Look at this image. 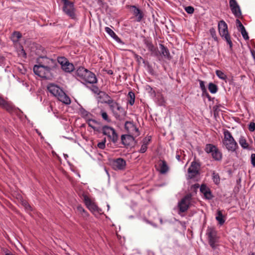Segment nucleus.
<instances>
[{"instance_id":"obj_18","label":"nucleus","mask_w":255,"mask_h":255,"mask_svg":"<svg viewBox=\"0 0 255 255\" xmlns=\"http://www.w3.org/2000/svg\"><path fill=\"white\" fill-rule=\"evenodd\" d=\"M129 8L132 14L136 17V21H141L144 16L143 12L135 5H130Z\"/></svg>"},{"instance_id":"obj_53","label":"nucleus","mask_w":255,"mask_h":255,"mask_svg":"<svg viewBox=\"0 0 255 255\" xmlns=\"http://www.w3.org/2000/svg\"><path fill=\"white\" fill-rule=\"evenodd\" d=\"M236 23L238 25V27H239V29L242 28V27H244V25L242 24L241 22L239 19H237L236 20Z\"/></svg>"},{"instance_id":"obj_11","label":"nucleus","mask_w":255,"mask_h":255,"mask_svg":"<svg viewBox=\"0 0 255 255\" xmlns=\"http://www.w3.org/2000/svg\"><path fill=\"white\" fill-rule=\"evenodd\" d=\"M200 168V164L199 163L195 161H192L190 166L188 169V176L189 178H193L196 175L199 174Z\"/></svg>"},{"instance_id":"obj_40","label":"nucleus","mask_w":255,"mask_h":255,"mask_svg":"<svg viewBox=\"0 0 255 255\" xmlns=\"http://www.w3.org/2000/svg\"><path fill=\"white\" fill-rule=\"evenodd\" d=\"M90 89L92 92H93L94 93L97 94L98 95H101V92H103V91H100L99 88L96 86H92Z\"/></svg>"},{"instance_id":"obj_52","label":"nucleus","mask_w":255,"mask_h":255,"mask_svg":"<svg viewBox=\"0 0 255 255\" xmlns=\"http://www.w3.org/2000/svg\"><path fill=\"white\" fill-rule=\"evenodd\" d=\"M251 163L253 166H255V153L251 154Z\"/></svg>"},{"instance_id":"obj_20","label":"nucleus","mask_w":255,"mask_h":255,"mask_svg":"<svg viewBox=\"0 0 255 255\" xmlns=\"http://www.w3.org/2000/svg\"><path fill=\"white\" fill-rule=\"evenodd\" d=\"M159 47L160 49V53L161 55H163V56L168 59V60H171L172 58L170 54L169 50L168 48L165 47L163 44H160Z\"/></svg>"},{"instance_id":"obj_31","label":"nucleus","mask_w":255,"mask_h":255,"mask_svg":"<svg viewBox=\"0 0 255 255\" xmlns=\"http://www.w3.org/2000/svg\"><path fill=\"white\" fill-rule=\"evenodd\" d=\"M209 244L215 250L219 246V240H209Z\"/></svg>"},{"instance_id":"obj_8","label":"nucleus","mask_w":255,"mask_h":255,"mask_svg":"<svg viewBox=\"0 0 255 255\" xmlns=\"http://www.w3.org/2000/svg\"><path fill=\"white\" fill-rule=\"evenodd\" d=\"M102 133L107 135L109 139L114 143L118 142L119 136L115 129L108 126H104L102 128Z\"/></svg>"},{"instance_id":"obj_27","label":"nucleus","mask_w":255,"mask_h":255,"mask_svg":"<svg viewBox=\"0 0 255 255\" xmlns=\"http://www.w3.org/2000/svg\"><path fill=\"white\" fill-rule=\"evenodd\" d=\"M208 89L211 93L215 94L218 91V87L216 84L210 83L208 85Z\"/></svg>"},{"instance_id":"obj_61","label":"nucleus","mask_w":255,"mask_h":255,"mask_svg":"<svg viewBox=\"0 0 255 255\" xmlns=\"http://www.w3.org/2000/svg\"><path fill=\"white\" fill-rule=\"evenodd\" d=\"M104 98V100H106V99H108V98Z\"/></svg>"},{"instance_id":"obj_13","label":"nucleus","mask_w":255,"mask_h":255,"mask_svg":"<svg viewBox=\"0 0 255 255\" xmlns=\"http://www.w3.org/2000/svg\"><path fill=\"white\" fill-rule=\"evenodd\" d=\"M131 134H124L121 136V141L125 146L128 147L133 146L135 144L134 138Z\"/></svg>"},{"instance_id":"obj_28","label":"nucleus","mask_w":255,"mask_h":255,"mask_svg":"<svg viewBox=\"0 0 255 255\" xmlns=\"http://www.w3.org/2000/svg\"><path fill=\"white\" fill-rule=\"evenodd\" d=\"M239 143L241 146L244 149H246L249 147V144L247 143L244 137L241 136L240 138Z\"/></svg>"},{"instance_id":"obj_63","label":"nucleus","mask_w":255,"mask_h":255,"mask_svg":"<svg viewBox=\"0 0 255 255\" xmlns=\"http://www.w3.org/2000/svg\"><path fill=\"white\" fill-rule=\"evenodd\" d=\"M207 95L208 96H209V94H208V93H207Z\"/></svg>"},{"instance_id":"obj_47","label":"nucleus","mask_w":255,"mask_h":255,"mask_svg":"<svg viewBox=\"0 0 255 255\" xmlns=\"http://www.w3.org/2000/svg\"><path fill=\"white\" fill-rule=\"evenodd\" d=\"M186 12L189 14H192L194 11V8L191 6H188L185 8Z\"/></svg>"},{"instance_id":"obj_25","label":"nucleus","mask_w":255,"mask_h":255,"mask_svg":"<svg viewBox=\"0 0 255 255\" xmlns=\"http://www.w3.org/2000/svg\"><path fill=\"white\" fill-rule=\"evenodd\" d=\"M150 140V137H148V138H145L143 139V144L141 145L139 150V152L140 153H144L146 151L147 148V144Z\"/></svg>"},{"instance_id":"obj_6","label":"nucleus","mask_w":255,"mask_h":255,"mask_svg":"<svg viewBox=\"0 0 255 255\" xmlns=\"http://www.w3.org/2000/svg\"><path fill=\"white\" fill-rule=\"evenodd\" d=\"M207 153H211L212 157L216 161H221L222 159V153L218 148L213 144H207L205 147Z\"/></svg>"},{"instance_id":"obj_10","label":"nucleus","mask_w":255,"mask_h":255,"mask_svg":"<svg viewBox=\"0 0 255 255\" xmlns=\"http://www.w3.org/2000/svg\"><path fill=\"white\" fill-rule=\"evenodd\" d=\"M192 198L191 194L185 196L178 204V207L180 212H185L189 208Z\"/></svg>"},{"instance_id":"obj_49","label":"nucleus","mask_w":255,"mask_h":255,"mask_svg":"<svg viewBox=\"0 0 255 255\" xmlns=\"http://www.w3.org/2000/svg\"><path fill=\"white\" fill-rule=\"evenodd\" d=\"M249 129L250 131H254L255 130V123L251 122L249 125Z\"/></svg>"},{"instance_id":"obj_22","label":"nucleus","mask_w":255,"mask_h":255,"mask_svg":"<svg viewBox=\"0 0 255 255\" xmlns=\"http://www.w3.org/2000/svg\"><path fill=\"white\" fill-rule=\"evenodd\" d=\"M75 70L73 63H70L65 58V72L71 73Z\"/></svg>"},{"instance_id":"obj_58","label":"nucleus","mask_w":255,"mask_h":255,"mask_svg":"<svg viewBox=\"0 0 255 255\" xmlns=\"http://www.w3.org/2000/svg\"><path fill=\"white\" fill-rule=\"evenodd\" d=\"M108 73H109V74H112V73H113V72H112L111 70H110V71L108 72Z\"/></svg>"},{"instance_id":"obj_17","label":"nucleus","mask_w":255,"mask_h":255,"mask_svg":"<svg viewBox=\"0 0 255 255\" xmlns=\"http://www.w3.org/2000/svg\"><path fill=\"white\" fill-rule=\"evenodd\" d=\"M143 42L148 51L151 52V55H153L154 56L158 55L157 49L153 45L152 41L150 39L144 38Z\"/></svg>"},{"instance_id":"obj_54","label":"nucleus","mask_w":255,"mask_h":255,"mask_svg":"<svg viewBox=\"0 0 255 255\" xmlns=\"http://www.w3.org/2000/svg\"><path fill=\"white\" fill-rule=\"evenodd\" d=\"M21 54L22 55L23 57H25V58L26 57V54L23 48L21 50V51H20V53H19V55H21Z\"/></svg>"},{"instance_id":"obj_24","label":"nucleus","mask_w":255,"mask_h":255,"mask_svg":"<svg viewBox=\"0 0 255 255\" xmlns=\"http://www.w3.org/2000/svg\"><path fill=\"white\" fill-rule=\"evenodd\" d=\"M108 98V99H106V100H104L102 103L108 104L109 106L110 105L113 104L115 101L111 98V97L107 94L105 92H101V95L100 96V98Z\"/></svg>"},{"instance_id":"obj_56","label":"nucleus","mask_w":255,"mask_h":255,"mask_svg":"<svg viewBox=\"0 0 255 255\" xmlns=\"http://www.w3.org/2000/svg\"><path fill=\"white\" fill-rule=\"evenodd\" d=\"M176 159L178 160V161H180V156L178 154L176 155Z\"/></svg>"},{"instance_id":"obj_36","label":"nucleus","mask_w":255,"mask_h":255,"mask_svg":"<svg viewBox=\"0 0 255 255\" xmlns=\"http://www.w3.org/2000/svg\"><path fill=\"white\" fill-rule=\"evenodd\" d=\"M215 231L214 229H210L208 230L207 234L208 235L209 239H214L215 236Z\"/></svg>"},{"instance_id":"obj_38","label":"nucleus","mask_w":255,"mask_h":255,"mask_svg":"<svg viewBox=\"0 0 255 255\" xmlns=\"http://www.w3.org/2000/svg\"><path fill=\"white\" fill-rule=\"evenodd\" d=\"M239 30L241 31L243 38L245 40H248L249 39V37L248 36L247 32L246 30L245 27H243L242 28L240 29Z\"/></svg>"},{"instance_id":"obj_1","label":"nucleus","mask_w":255,"mask_h":255,"mask_svg":"<svg viewBox=\"0 0 255 255\" xmlns=\"http://www.w3.org/2000/svg\"><path fill=\"white\" fill-rule=\"evenodd\" d=\"M76 74L78 78L86 83L94 84L97 83L95 74L83 67H79Z\"/></svg>"},{"instance_id":"obj_60","label":"nucleus","mask_w":255,"mask_h":255,"mask_svg":"<svg viewBox=\"0 0 255 255\" xmlns=\"http://www.w3.org/2000/svg\"><path fill=\"white\" fill-rule=\"evenodd\" d=\"M62 9L63 10H64V5L62 7Z\"/></svg>"},{"instance_id":"obj_42","label":"nucleus","mask_w":255,"mask_h":255,"mask_svg":"<svg viewBox=\"0 0 255 255\" xmlns=\"http://www.w3.org/2000/svg\"><path fill=\"white\" fill-rule=\"evenodd\" d=\"M91 212H98V207L93 202L88 208Z\"/></svg>"},{"instance_id":"obj_3","label":"nucleus","mask_w":255,"mask_h":255,"mask_svg":"<svg viewBox=\"0 0 255 255\" xmlns=\"http://www.w3.org/2000/svg\"><path fill=\"white\" fill-rule=\"evenodd\" d=\"M51 70L49 67L40 63L38 65H34L33 68L35 75L45 79H50L53 77Z\"/></svg>"},{"instance_id":"obj_59","label":"nucleus","mask_w":255,"mask_h":255,"mask_svg":"<svg viewBox=\"0 0 255 255\" xmlns=\"http://www.w3.org/2000/svg\"><path fill=\"white\" fill-rule=\"evenodd\" d=\"M251 255H255V253H252Z\"/></svg>"},{"instance_id":"obj_50","label":"nucleus","mask_w":255,"mask_h":255,"mask_svg":"<svg viewBox=\"0 0 255 255\" xmlns=\"http://www.w3.org/2000/svg\"><path fill=\"white\" fill-rule=\"evenodd\" d=\"M82 115L87 120L90 119L89 118L92 116V115L89 112L86 111L82 112Z\"/></svg>"},{"instance_id":"obj_16","label":"nucleus","mask_w":255,"mask_h":255,"mask_svg":"<svg viewBox=\"0 0 255 255\" xmlns=\"http://www.w3.org/2000/svg\"><path fill=\"white\" fill-rule=\"evenodd\" d=\"M112 165L115 170H124L126 166V161L122 158H118L113 160Z\"/></svg>"},{"instance_id":"obj_26","label":"nucleus","mask_w":255,"mask_h":255,"mask_svg":"<svg viewBox=\"0 0 255 255\" xmlns=\"http://www.w3.org/2000/svg\"><path fill=\"white\" fill-rule=\"evenodd\" d=\"M216 220L221 225H223L225 223V220L224 219V216L222 212L220 210H218L217 216L216 217Z\"/></svg>"},{"instance_id":"obj_39","label":"nucleus","mask_w":255,"mask_h":255,"mask_svg":"<svg viewBox=\"0 0 255 255\" xmlns=\"http://www.w3.org/2000/svg\"><path fill=\"white\" fill-rule=\"evenodd\" d=\"M210 33L214 40L216 41H218V37L216 35V30L215 28L213 27L210 28Z\"/></svg>"},{"instance_id":"obj_55","label":"nucleus","mask_w":255,"mask_h":255,"mask_svg":"<svg viewBox=\"0 0 255 255\" xmlns=\"http://www.w3.org/2000/svg\"><path fill=\"white\" fill-rule=\"evenodd\" d=\"M4 255H15L13 254H12L10 252L6 250V252H5Z\"/></svg>"},{"instance_id":"obj_44","label":"nucleus","mask_w":255,"mask_h":255,"mask_svg":"<svg viewBox=\"0 0 255 255\" xmlns=\"http://www.w3.org/2000/svg\"><path fill=\"white\" fill-rule=\"evenodd\" d=\"M134 56L138 64L140 63L141 62H142L143 63H145V60L140 56H139L136 54H135L134 55Z\"/></svg>"},{"instance_id":"obj_45","label":"nucleus","mask_w":255,"mask_h":255,"mask_svg":"<svg viewBox=\"0 0 255 255\" xmlns=\"http://www.w3.org/2000/svg\"><path fill=\"white\" fill-rule=\"evenodd\" d=\"M199 83H200V87L201 88L202 91L203 92V93H206L207 90H206V87L205 86L204 81H203L201 80H199Z\"/></svg>"},{"instance_id":"obj_9","label":"nucleus","mask_w":255,"mask_h":255,"mask_svg":"<svg viewBox=\"0 0 255 255\" xmlns=\"http://www.w3.org/2000/svg\"><path fill=\"white\" fill-rule=\"evenodd\" d=\"M48 91L64 104V91L57 85L50 84L47 86Z\"/></svg>"},{"instance_id":"obj_64","label":"nucleus","mask_w":255,"mask_h":255,"mask_svg":"<svg viewBox=\"0 0 255 255\" xmlns=\"http://www.w3.org/2000/svg\"><path fill=\"white\" fill-rule=\"evenodd\" d=\"M64 156H65V157L66 156H67V155L66 154H64Z\"/></svg>"},{"instance_id":"obj_34","label":"nucleus","mask_w":255,"mask_h":255,"mask_svg":"<svg viewBox=\"0 0 255 255\" xmlns=\"http://www.w3.org/2000/svg\"><path fill=\"white\" fill-rule=\"evenodd\" d=\"M83 198L84 203L87 207L88 208L93 203V202L87 195H84Z\"/></svg>"},{"instance_id":"obj_32","label":"nucleus","mask_w":255,"mask_h":255,"mask_svg":"<svg viewBox=\"0 0 255 255\" xmlns=\"http://www.w3.org/2000/svg\"><path fill=\"white\" fill-rule=\"evenodd\" d=\"M216 74L217 76L221 79L226 80L227 79V75L221 70H216Z\"/></svg>"},{"instance_id":"obj_12","label":"nucleus","mask_w":255,"mask_h":255,"mask_svg":"<svg viewBox=\"0 0 255 255\" xmlns=\"http://www.w3.org/2000/svg\"><path fill=\"white\" fill-rule=\"evenodd\" d=\"M125 128L128 133L135 136L139 135L138 128L133 122L127 121L125 124Z\"/></svg>"},{"instance_id":"obj_46","label":"nucleus","mask_w":255,"mask_h":255,"mask_svg":"<svg viewBox=\"0 0 255 255\" xmlns=\"http://www.w3.org/2000/svg\"><path fill=\"white\" fill-rule=\"evenodd\" d=\"M22 205L27 211H31L32 210V207L26 201L22 202Z\"/></svg>"},{"instance_id":"obj_41","label":"nucleus","mask_w":255,"mask_h":255,"mask_svg":"<svg viewBox=\"0 0 255 255\" xmlns=\"http://www.w3.org/2000/svg\"><path fill=\"white\" fill-rule=\"evenodd\" d=\"M101 116H102V118L103 119V120H104L105 121H107L108 123L111 122V120L109 119V116L106 112H105L104 111H102L101 112Z\"/></svg>"},{"instance_id":"obj_43","label":"nucleus","mask_w":255,"mask_h":255,"mask_svg":"<svg viewBox=\"0 0 255 255\" xmlns=\"http://www.w3.org/2000/svg\"><path fill=\"white\" fill-rule=\"evenodd\" d=\"M106 142V138H104V139H103V140L102 141L99 142L98 143L97 146L100 149H104L106 147V145H105Z\"/></svg>"},{"instance_id":"obj_5","label":"nucleus","mask_w":255,"mask_h":255,"mask_svg":"<svg viewBox=\"0 0 255 255\" xmlns=\"http://www.w3.org/2000/svg\"><path fill=\"white\" fill-rule=\"evenodd\" d=\"M218 29L220 36L224 38L227 43L230 45V47L232 48L233 43L231 39V37L229 34L228 30V26L224 20H220L218 23Z\"/></svg>"},{"instance_id":"obj_7","label":"nucleus","mask_w":255,"mask_h":255,"mask_svg":"<svg viewBox=\"0 0 255 255\" xmlns=\"http://www.w3.org/2000/svg\"><path fill=\"white\" fill-rule=\"evenodd\" d=\"M65 13L71 19H77V9L74 2L65 0Z\"/></svg>"},{"instance_id":"obj_30","label":"nucleus","mask_w":255,"mask_h":255,"mask_svg":"<svg viewBox=\"0 0 255 255\" xmlns=\"http://www.w3.org/2000/svg\"><path fill=\"white\" fill-rule=\"evenodd\" d=\"M128 97L129 98L128 100V103L130 105L132 106L134 104L135 101L134 93L131 91L129 92L128 93Z\"/></svg>"},{"instance_id":"obj_33","label":"nucleus","mask_w":255,"mask_h":255,"mask_svg":"<svg viewBox=\"0 0 255 255\" xmlns=\"http://www.w3.org/2000/svg\"><path fill=\"white\" fill-rule=\"evenodd\" d=\"M212 177L213 181L216 184H219L220 183V178L218 173L214 171L212 173Z\"/></svg>"},{"instance_id":"obj_19","label":"nucleus","mask_w":255,"mask_h":255,"mask_svg":"<svg viewBox=\"0 0 255 255\" xmlns=\"http://www.w3.org/2000/svg\"><path fill=\"white\" fill-rule=\"evenodd\" d=\"M200 190L204 195L206 199H211L212 198L213 196L210 189L206 185L202 184Z\"/></svg>"},{"instance_id":"obj_51","label":"nucleus","mask_w":255,"mask_h":255,"mask_svg":"<svg viewBox=\"0 0 255 255\" xmlns=\"http://www.w3.org/2000/svg\"><path fill=\"white\" fill-rule=\"evenodd\" d=\"M70 103V98L65 93V105H69Z\"/></svg>"},{"instance_id":"obj_48","label":"nucleus","mask_w":255,"mask_h":255,"mask_svg":"<svg viewBox=\"0 0 255 255\" xmlns=\"http://www.w3.org/2000/svg\"><path fill=\"white\" fill-rule=\"evenodd\" d=\"M57 61L61 65V69L64 70V57H58Z\"/></svg>"},{"instance_id":"obj_62","label":"nucleus","mask_w":255,"mask_h":255,"mask_svg":"<svg viewBox=\"0 0 255 255\" xmlns=\"http://www.w3.org/2000/svg\"><path fill=\"white\" fill-rule=\"evenodd\" d=\"M61 2H64V0H61Z\"/></svg>"},{"instance_id":"obj_15","label":"nucleus","mask_w":255,"mask_h":255,"mask_svg":"<svg viewBox=\"0 0 255 255\" xmlns=\"http://www.w3.org/2000/svg\"><path fill=\"white\" fill-rule=\"evenodd\" d=\"M0 107L5 110L8 113H12L15 110L14 106L10 102L5 101L0 96Z\"/></svg>"},{"instance_id":"obj_2","label":"nucleus","mask_w":255,"mask_h":255,"mask_svg":"<svg viewBox=\"0 0 255 255\" xmlns=\"http://www.w3.org/2000/svg\"><path fill=\"white\" fill-rule=\"evenodd\" d=\"M223 133L224 138L222 140L223 145L228 150L231 152L235 151L238 148V145L231 133L226 129Z\"/></svg>"},{"instance_id":"obj_35","label":"nucleus","mask_w":255,"mask_h":255,"mask_svg":"<svg viewBox=\"0 0 255 255\" xmlns=\"http://www.w3.org/2000/svg\"><path fill=\"white\" fill-rule=\"evenodd\" d=\"M87 123L89 126L92 128L94 130H97L96 128L94 126V124L97 123L96 120L93 119H88Z\"/></svg>"},{"instance_id":"obj_29","label":"nucleus","mask_w":255,"mask_h":255,"mask_svg":"<svg viewBox=\"0 0 255 255\" xmlns=\"http://www.w3.org/2000/svg\"><path fill=\"white\" fill-rule=\"evenodd\" d=\"M22 37L21 33L19 31H14L12 34V40L13 41H17Z\"/></svg>"},{"instance_id":"obj_21","label":"nucleus","mask_w":255,"mask_h":255,"mask_svg":"<svg viewBox=\"0 0 255 255\" xmlns=\"http://www.w3.org/2000/svg\"><path fill=\"white\" fill-rule=\"evenodd\" d=\"M159 171L161 174L166 173L169 170L166 162L164 160H159L158 161Z\"/></svg>"},{"instance_id":"obj_57","label":"nucleus","mask_w":255,"mask_h":255,"mask_svg":"<svg viewBox=\"0 0 255 255\" xmlns=\"http://www.w3.org/2000/svg\"><path fill=\"white\" fill-rule=\"evenodd\" d=\"M193 186H194V187L195 188H198L199 187V184H195Z\"/></svg>"},{"instance_id":"obj_14","label":"nucleus","mask_w":255,"mask_h":255,"mask_svg":"<svg viewBox=\"0 0 255 255\" xmlns=\"http://www.w3.org/2000/svg\"><path fill=\"white\" fill-rule=\"evenodd\" d=\"M230 7L232 13L235 17L239 18L241 17L242 12L240 7L236 0H230Z\"/></svg>"},{"instance_id":"obj_23","label":"nucleus","mask_w":255,"mask_h":255,"mask_svg":"<svg viewBox=\"0 0 255 255\" xmlns=\"http://www.w3.org/2000/svg\"><path fill=\"white\" fill-rule=\"evenodd\" d=\"M105 31L115 40L119 43H122L121 39L116 35L114 31L109 27H105Z\"/></svg>"},{"instance_id":"obj_37","label":"nucleus","mask_w":255,"mask_h":255,"mask_svg":"<svg viewBox=\"0 0 255 255\" xmlns=\"http://www.w3.org/2000/svg\"><path fill=\"white\" fill-rule=\"evenodd\" d=\"M77 209L78 212L81 213L83 217H86L88 216L87 212L81 205L78 206L77 208Z\"/></svg>"},{"instance_id":"obj_4","label":"nucleus","mask_w":255,"mask_h":255,"mask_svg":"<svg viewBox=\"0 0 255 255\" xmlns=\"http://www.w3.org/2000/svg\"><path fill=\"white\" fill-rule=\"evenodd\" d=\"M109 106L114 116L117 120L119 121L124 120L125 117L126 115V112L119 103L115 102L113 104L110 105Z\"/></svg>"}]
</instances>
